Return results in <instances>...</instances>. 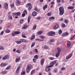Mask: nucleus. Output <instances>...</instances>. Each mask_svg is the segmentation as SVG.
<instances>
[{
  "mask_svg": "<svg viewBox=\"0 0 75 75\" xmlns=\"http://www.w3.org/2000/svg\"><path fill=\"white\" fill-rule=\"evenodd\" d=\"M61 27L63 28H64L65 27V25L63 23H62Z\"/></svg>",
  "mask_w": 75,
  "mask_h": 75,
  "instance_id": "obj_26",
  "label": "nucleus"
},
{
  "mask_svg": "<svg viewBox=\"0 0 75 75\" xmlns=\"http://www.w3.org/2000/svg\"><path fill=\"white\" fill-rule=\"evenodd\" d=\"M11 68V66H9L7 67L6 68L7 69H9Z\"/></svg>",
  "mask_w": 75,
  "mask_h": 75,
  "instance_id": "obj_57",
  "label": "nucleus"
},
{
  "mask_svg": "<svg viewBox=\"0 0 75 75\" xmlns=\"http://www.w3.org/2000/svg\"><path fill=\"white\" fill-rule=\"evenodd\" d=\"M34 58L36 59H38V55H35L34 56Z\"/></svg>",
  "mask_w": 75,
  "mask_h": 75,
  "instance_id": "obj_29",
  "label": "nucleus"
},
{
  "mask_svg": "<svg viewBox=\"0 0 75 75\" xmlns=\"http://www.w3.org/2000/svg\"><path fill=\"white\" fill-rule=\"evenodd\" d=\"M16 33H12V36H14V35H16Z\"/></svg>",
  "mask_w": 75,
  "mask_h": 75,
  "instance_id": "obj_47",
  "label": "nucleus"
},
{
  "mask_svg": "<svg viewBox=\"0 0 75 75\" xmlns=\"http://www.w3.org/2000/svg\"><path fill=\"white\" fill-rule=\"evenodd\" d=\"M59 14L61 16L63 15L64 13V8L62 7H61L59 8Z\"/></svg>",
  "mask_w": 75,
  "mask_h": 75,
  "instance_id": "obj_2",
  "label": "nucleus"
},
{
  "mask_svg": "<svg viewBox=\"0 0 75 75\" xmlns=\"http://www.w3.org/2000/svg\"><path fill=\"white\" fill-rule=\"evenodd\" d=\"M57 49L58 50L57 52L60 53L61 51V49L60 48L57 47Z\"/></svg>",
  "mask_w": 75,
  "mask_h": 75,
  "instance_id": "obj_16",
  "label": "nucleus"
},
{
  "mask_svg": "<svg viewBox=\"0 0 75 75\" xmlns=\"http://www.w3.org/2000/svg\"><path fill=\"white\" fill-rule=\"evenodd\" d=\"M74 8V7L71 6L70 8V10H73Z\"/></svg>",
  "mask_w": 75,
  "mask_h": 75,
  "instance_id": "obj_51",
  "label": "nucleus"
},
{
  "mask_svg": "<svg viewBox=\"0 0 75 75\" xmlns=\"http://www.w3.org/2000/svg\"><path fill=\"white\" fill-rule=\"evenodd\" d=\"M59 54H60V53H58V52H57V53L56 54V57H57V58H58V57H59Z\"/></svg>",
  "mask_w": 75,
  "mask_h": 75,
  "instance_id": "obj_25",
  "label": "nucleus"
},
{
  "mask_svg": "<svg viewBox=\"0 0 75 75\" xmlns=\"http://www.w3.org/2000/svg\"><path fill=\"white\" fill-rule=\"evenodd\" d=\"M21 41H16V42L17 44H20L21 43Z\"/></svg>",
  "mask_w": 75,
  "mask_h": 75,
  "instance_id": "obj_28",
  "label": "nucleus"
},
{
  "mask_svg": "<svg viewBox=\"0 0 75 75\" xmlns=\"http://www.w3.org/2000/svg\"><path fill=\"white\" fill-rule=\"evenodd\" d=\"M30 69H26V71L27 73H29L30 72Z\"/></svg>",
  "mask_w": 75,
  "mask_h": 75,
  "instance_id": "obj_31",
  "label": "nucleus"
},
{
  "mask_svg": "<svg viewBox=\"0 0 75 75\" xmlns=\"http://www.w3.org/2000/svg\"><path fill=\"white\" fill-rule=\"evenodd\" d=\"M47 8V5H45V6H43V9L44 10H45V8Z\"/></svg>",
  "mask_w": 75,
  "mask_h": 75,
  "instance_id": "obj_23",
  "label": "nucleus"
},
{
  "mask_svg": "<svg viewBox=\"0 0 75 75\" xmlns=\"http://www.w3.org/2000/svg\"><path fill=\"white\" fill-rule=\"evenodd\" d=\"M15 33L16 35V34H20L21 33V32L19 31H15Z\"/></svg>",
  "mask_w": 75,
  "mask_h": 75,
  "instance_id": "obj_22",
  "label": "nucleus"
},
{
  "mask_svg": "<svg viewBox=\"0 0 75 75\" xmlns=\"http://www.w3.org/2000/svg\"><path fill=\"white\" fill-rule=\"evenodd\" d=\"M34 45H35V42H33L32 43V44L31 45V47H34Z\"/></svg>",
  "mask_w": 75,
  "mask_h": 75,
  "instance_id": "obj_49",
  "label": "nucleus"
},
{
  "mask_svg": "<svg viewBox=\"0 0 75 75\" xmlns=\"http://www.w3.org/2000/svg\"><path fill=\"white\" fill-rule=\"evenodd\" d=\"M25 74V72L24 71H22L21 73V75H24Z\"/></svg>",
  "mask_w": 75,
  "mask_h": 75,
  "instance_id": "obj_33",
  "label": "nucleus"
},
{
  "mask_svg": "<svg viewBox=\"0 0 75 75\" xmlns=\"http://www.w3.org/2000/svg\"><path fill=\"white\" fill-rule=\"evenodd\" d=\"M44 48L46 50L48 49V48H49V47L46 45L44 47Z\"/></svg>",
  "mask_w": 75,
  "mask_h": 75,
  "instance_id": "obj_35",
  "label": "nucleus"
},
{
  "mask_svg": "<svg viewBox=\"0 0 75 75\" xmlns=\"http://www.w3.org/2000/svg\"><path fill=\"white\" fill-rule=\"evenodd\" d=\"M20 41H22V42H26V40L25 39H21Z\"/></svg>",
  "mask_w": 75,
  "mask_h": 75,
  "instance_id": "obj_32",
  "label": "nucleus"
},
{
  "mask_svg": "<svg viewBox=\"0 0 75 75\" xmlns=\"http://www.w3.org/2000/svg\"><path fill=\"white\" fill-rule=\"evenodd\" d=\"M45 59L44 58H42L40 61V64L42 66H43V65H44V60Z\"/></svg>",
  "mask_w": 75,
  "mask_h": 75,
  "instance_id": "obj_7",
  "label": "nucleus"
},
{
  "mask_svg": "<svg viewBox=\"0 0 75 75\" xmlns=\"http://www.w3.org/2000/svg\"><path fill=\"white\" fill-rule=\"evenodd\" d=\"M72 55H73V54L72 53H71L69 56H70V57H71L72 56Z\"/></svg>",
  "mask_w": 75,
  "mask_h": 75,
  "instance_id": "obj_61",
  "label": "nucleus"
},
{
  "mask_svg": "<svg viewBox=\"0 0 75 75\" xmlns=\"http://www.w3.org/2000/svg\"><path fill=\"white\" fill-rule=\"evenodd\" d=\"M33 61L35 63V61H36L35 59L33 58Z\"/></svg>",
  "mask_w": 75,
  "mask_h": 75,
  "instance_id": "obj_55",
  "label": "nucleus"
},
{
  "mask_svg": "<svg viewBox=\"0 0 75 75\" xmlns=\"http://www.w3.org/2000/svg\"><path fill=\"white\" fill-rule=\"evenodd\" d=\"M59 28V25L58 24H57L53 28L54 30H57V28Z\"/></svg>",
  "mask_w": 75,
  "mask_h": 75,
  "instance_id": "obj_8",
  "label": "nucleus"
},
{
  "mask_svg": "<svg viewBox=\"0 0 75 75\" xmlns=\"http://www.w3.org/2000/svg\"><path fill=\"white\" fill-rule=\"evenodd\" d=\"M49 59L50 60H54V58L50 57H49Z\"/></svg>",
  "mask_w": 75,
  "mask_h": 75,
  "instance_id": "obj_36",
  "label": "nucleus"
},
{
  "mask_svg": "<svg viewBox=\"0 0 75 75\" xmlns=\"http://www.w3.org/2000/svg\"><path fill=\"white\" fill-rule=\"evenodd\" d=\"M27 68L29 69H32V65H28L27 67Z\"/></svg>",
  "mask_w": 75,
  "mask_h": 75,
  "instance_id": "obj_18",
  "label": "nucleus"
},
{
  "mask_svg": "<svg viewBox=\"0 0 75 75\" xmlns=\"http://www.w3.org/2000/svg\"><path fill=\"white\" fill-rule=\"evenodd\" d=\"M42 34V31H40L38 32V34L39 35H40V34Z\"/></svg>",
  "mask_w": 75,
  "mask_h": 75,
  "instance_id": "obj_39",
  "label": "nucleus"
},
{
  "mask_svg": "<svg viewBox=\"0 0 75 75\" xmlns=\"http://www.w3.org/2000/svg\"><path fill=\"white\" fill-rule=\"evenodd\" d=\"M35 35H32L30 39V40H34V39L35 38Z\"/></svg>",
  "mask_w": 75,
  "mask_h": 75,
  "instance_id": "obj_20",
  "label": "nucleus"
},
{
  "mask_svg": "<svg viewBox=\"0 0 75 75\" xmlns=\"http://www.w3.org/2000/svg\"><path fill=\"white\" fill-rule=\"evenodd\" d=\"M50 41L52 42H53L54 41V39H51L50 40Z\"/></svg>",
  "mask_w": 75,
  "mask_h": 75,
  "instance_id": "obj_43",
  "label": "nucleus"
},
{
  "mask_svg": "<svg viewBox=\"0 0 75 75\" xmlns=\"http://www.w3.org/2000/svg\"><path fill=\"white\" fill-rule=\"evenodd\" d=\"M11 7H14V5L13 4H11Z\"/></svg>",
  "mask_w": 75,
  "mask_h": 75,
  "instance_id": "obj_53",
  "label": "nucleus"
},
{
  "mask_svg": "<svg viewBox=\"0 0 75 75\" xmlns=\"http://www.w3.org/2000/svg\"><path fill=\"white\" fill-rule=\"evenodd\" d=\"M6 33H10V31L9 30L6 29Z\"/></svg>",
  "mask_w": 75,
  "mask_h": 75,
  "instance_id": "obj_30",
  "label": "nucleus"
},
{
  "mask_svg": "<svg viewBox=\"0 0 75 75\" xmlns=\"http://www.w3.org/2000/svg\"><path fill=\"white\" fill-rule=\"evenodd\" d=\"M25 14L24 13H23V14H22V17H24L25 16Z\"/></svg>",
  "mask_w": 75,
  "mask_h": 75,
  "instance_id": "obj_59",
  "label": "nucleus"
},
{
  "mask_svg": "<svg viewBox=\"0 0 75 75\" xmlns=\"http://www.w3.org/2000/svg\"><path fill=\"white\" fill-rule=\"evenodd\" d=\"M57 62L56 60L54 61L53 62H51L50 63V65L48 67H47L45 69V71L46 72H49L50 71V69L49 68V67H52L54 65V64H55V62Z\"/></svg>",
  "mask_w": 75,
  "mask_h": 75,
  "instance_id": "obj_1",
  "label": "nucleus"
},
{
  "mask_svg": "<svg viewBox=\"0 0 75 75\" xmlns=\"http://www.w3.org/2000/svg\"><path fill=\"white\" fill-rule=\"evenodd\" d=\"M40 18H41L40 17H38L37 18V19L38 20H40Z\"/></svg>",
  "mask_w": 75,
  "mask_h": 75,
  "instance_id": "obj_62",
  "label": "nucleus"
},
{
  "mask_svg": "<svg viewBox=\"0 0 75 75\" xmlns=\"http://www.w3.org/2000/svg\"><path fill=\"white\" fill-rule=\"evenodd\" d=\"M63 20V18H61V19H60L59 20V21H62Z\"/></svg>",
  "mask_w": 75,
  "mask_h": 75,
  "instance_id": "obj_63",
  "label": "nucleus"
},
{
  "mask_svg": "<svg viewBox=\"0 0 75 75\" xmlns=\"http://www.w3.org/2000/svg\"><path fill=\"white\" fill-rule=\"evenodd\" d=\"M28 27V25H25L22 27V29H23V30H25V29H26V28H27Z\"/></svg>",
  "mask_w": 75,
  "mask_h": 75,
  "instance_id": "obj_12",
  "label": "nucleus"
},
{
  "mask_svg": "<svg viewBox=\"0 0 75 75\" xmlns=\"http://www.w3.org/2000/svg\"><path fill=\"white\" fill-rule=\"evenodd\" d=\"M23 13L25 14H27V10H25L23 11Z\"/></svg>",
  "mask_w": 75,
  "mask_h": 75,
  "instance_id": "obj_42",
  "label": "nucleus"
},
{
  "mask_svg": "<svg viewBox=\"0 0 75 75\" xmlns=\"http://www.w3.org/2000/svg\"><path fill=\"white\" fill-rule=\"evenodd\" d=\"M32 15L33 17H35V16H36L37 15V13L35 12H33L32 13Z\"/></svg>",
  "mask_w": 75,
  "mask_h": 75,
  "instance_id": "obj_15",
  "label": "nucleus"
},
{
  "mask_svg": "<svg viewBox=\"0 0 75 75\" xmlns=\"http://www.w3.org/2000/svg\"><path fill=\"white\" fill-rule=\"evenodd\" d=\"M34 51L36 53H38V50H37V49H35L34 50Z\"/></svg>",
  "mask_w": 75,
  "mask_h": 75,
  "instance_id": "obj_46",
  "label": "nucleus"
},
{
  "mask_svg": "<svg viewBox=\"0 0 75 75\" xmlns=\"http://www.w3.org/2000/svg\"><path fill=\"white\" fill-rule=\"evenodd\" d=\"M20 67H18L17 69V70L16 71V73H18V71H20Z\"/></svg>",
  "mask_w": 75,
  "mask_h": 75,
  "instance_id": "obj_19",
  "label": "nucleus"
},
{
  "mask_svg": "<svg viewBox=\"0 0 75 75\" xmlns=\"http://www.w3.org/2000/svg\"><path fill=\"white\" fill-rule=\"evenodd\" d=\"M22 36L23 38H26V36L24 34L22 35Z\"/></svg>",
  "mask_w": 75,
  "mask_h": 75,
  "instance_id": "obj_44",
  "label": "nucleus"
},
{
  "mask_svg": "<svg viewBox=\"0 0 75 75\" xmlns=\"http://www.w3.org/2000/svg\"><path fill=\"white\" fill-rule=\"evenodd\" d=\"M35 72V70L34 69L33 70L31 71L30 75H33V74H34V73Z\"/></svg>",
  "mask_w": 75,
  "mask_h": 75,
  "instance_id": "obj_21",
  "label": "nucleus"
},
{
  "mask_svg": "<svg viewBox=\"0 0 75 75\" xmlns=\"http://www.w3.org/2000/svg\"><path fill=\"white\" fill-rule=\"evenodd\" d=\"M48 16H51V13H47Z\"/></svg>",
  "mask_w": 75,
  "mask_h": 75,
  "instance_id": "obj_48",
  "label": "nucleus"
},
{
  "mask_svg": "<svg viewBox=\"0 0 75 75\" xmlns=\"http://www.w3.org/2000/svg\"><path fill=\"white\" fill-rule=\"evenodd\" d=\"M6 65H7V64L5 63H1L0 65L1 67H5V66H6Z\"/></svg>",
  "mask_w": 75,
  "mask_h": 75,
  "instance_id": "obj_14",
  "label": "nucleus"
},
{
  "mask_svg": "<svg viewBox=\"0 0 75 75\" xmlns=\"http://www.w3.org/2000/svg\"><path fill=\"white\" fill-rule=\"evenodd\" d=\"M13 15H15V16H20L21 13L20 12H18L17 13H13Z\"/></svg>",
  "mask_w": 75,
  "mask_h": 75,
  "instance_id": "obj_5",
  "label": "nucleus"
},
{
  "mask_svg": "<svg viewBox=\"0 0 75 75\" xmlns=\"http://www.w3.org/2000/svg\"><path fill=\"white\" fill-rule=\"evenodd\" d=\"M49 19L50 20H54L55 18L54 17H51Z\"/></svg>",
  "mask_w": 75,
  "mask_h": 75,
  "instance_id": "obj_40",
  "label": "nucleus"
},
{
  "mask_svg": "<svg viewBox=\"0 0 75 75\" xmlns=\"http://www.w3.org/2000/svg\"><path fill=\"white\" fill-rule=\"evenodd\" d=\"M16 2H17L16 4L17 5H20V4H21V2L20 1V0H17Z\"/></svg>",
  "mask_w": 75,
  "mask_h": 75,
  "instance_id": "obj_17",
  "label": "nucleus"
},
{
  "mask_svg": "<svg viewBox=\"0 0 75 75\" xmlns=\"http://www.w3.org/2000/svg\"><path fill=\"white\" fill-rule=\"evenodd\" d=\"M40 38H42V39H44V38H45V36H44L42 35H40Z\"/></svg>",
  "mask_w": 75,
  "mask_h": 75,
  "instance_id": "obj_37",
  "label": "nucleus"
},
{
  "mask_svg": "<svg viewBox=\"0 0 75 75\" xmlns=\"http://www.w3.org/2000/svg\"><path fill=\"white\" fill-rule=\"evenodd\" d=\"M5 7L6 10H7L8 9V4L7 3H6L5 4Z\"/></svg>",
  "mask_w": 75,
  "mask_h": 75,
  "instance_id": "obj_10",
  "label": "nucleus"
},
{
  "mask_svg": "<svg viewBox=\"0 0 75 75\" xmlns=\"http://www.w3.org/2000/svg\"><path fill=\"white\" fill-rule=\"evenodd\" d=\"M3 34H4V31H2L1 33V35H3Z\"/></svg>",
  "mask_w": 75,
  "mask_h": 75,
  "instance_id": "obj_58",
  "label": "nucleus"
},
{
  "mask_svg": "<svg viewBox=\"0 0 75 75\" xmlns=\"http://www.w3.org/2000/svg\"><path fill=\"white\" fill-rule=\"evenodd\" d=\"M67 43L68 44V45H71V43L69 41L67 42Z\"/></svg>",
  "mask_w": 75,
  "mask_h": 75,
  "instance_id": "obj_60",
  "label": "nucleus"
},
{
  "mask_svg": "<svg viewBox=\"0 0 75 75\" xmlns=\"http://www.w3.org/2000/svg\"><path fill=\"white\" fill-rule=\"evenodd\" d=\"M62 30L61 29H60L59 30V35H61V34H62Z\"/></svg>",
  "mask_w": 75,
  "mask_h": 75,
  "instance_id": "obj_27",
  "label": "nucleus"
},
{
  "mask_svg": "<svg viewBox=\"0 0 75 75\" xmlns=\"http://www.w3.org/2000/svg\"><path fill=\"white\" fill-rule=\"evenodd\" d=\"M64 21L66 23H68V21L67 20H65Z\"/></svg>",
  "mask_w": 75,
  "mask_h": 75,
  "instance_id": "obj_54",
  "label": "nucleus"
},
{
  "mask_svg": "<svg viewBox=\"0 0 75 75\" xmlns=\"http://www.w3.org/2000/svg\"><path fill=\"white\" fill-rule=\"evenodd\" d=\"M9 55L8 54H7L2 59H4H4H8V58H9Z\"/></svg>",
  "mask_w": 75,
  "mask_h": 75,
  "instance_id": "obj_6",
  "label": "nucleus"
},
{
  "mask_svg": "<svg viewBox=\"0 0 75 75\" xmlns=\"http://www.w3.org/2000/svg\"><path fill=\"white\" fill-rule=\"evenodd\" d=\"M35 11H38V9H37V7L35 8Z\"/></svg>",
  "mask_w": 75,
  "mask_h": 75,
  "instance_id": "obj_56",
  "label": "nucleus"
},
{
  "mask_svg": "<svg viewBox=\"0 0 75 75\" xmlns=\"http://www.w3.org/2000/svg\"><path fill=\"white\" fill-rule=\"evenodd\" d=\"M31 18V16H29L28 17V23L29 24L30 23V18Z\"/></svg>",
  "mask_w": 75,
  "mask_h": 75,
  "instance_id": "obj_13",
  "label": "nucleus"
},
{
  "mask_svg": "<svg viewBox=\"0 0 75 75\" xmlns=\"http://www.w3.org/2000/svg\"><path fill=\"white\" fill-rule=\"evenodd\" d=\"M19 61H20V57H18L16 59V62H18Z\"/></svg>",
  "mask_w": 75,
  "mask_h": 75,
  "instance_id": "obj_11",
  "label": "nucleus"
},
{
  "mask_svg": "<svg viewBox=\"0 0 75 75\" xmlns=\"http://www.w3.org/2000/svg\"><path fill=\"white\" fill-rule=\"evenodd\" d=\"M64 69H65V68L64 67H62L61 68V70L62 71H63V70H64Z\"/></svg>",
  "mask_w": 75,
  "mask_h": 75,
  "instance_id": "obj_64",
  "label": "nucleus"
},
{
  "mask_svg": "<svg viewBox=\"0 0 75 75\" xmlns=\"http://www.w3.org/2000/svg\"><path fill=\"white\" fill-rule=\"evenodd\" d=\"M8 17L10 18L11 19V20H12L13 19V18H12V17L10 15H9L8 16Z\"/></svg>",
  "mask_w": 75,
  "mask_h": 75,
  "instance_id": "obj_52",
  "label": "nucleus"
},
{
  "mask_svg": "<svg viewBox=\"0 0 75 75\" xmlns=\"http://www.w3.org/2000/svg\"><path fill=\"white\" fill-rule=\"evenodd\" d=\"M7 71H4L2 72V74H6V73H7Z\"/></svg>",
  "mask_w": 75,
  "mask_h": 75,
  "instance_id": "obj_38",
  "label": "nucleus"
},
{
  "mask_svg": "<svg viewBox=\"0 0 75 75\" xmlns=\"http://www.w3.org/2000/svg\"><path fill=\"white\" fill-rule=\"evenodd\" d=\"M71 58V57L69 56H68L66 57V59H69Z\"/></svg>",
  "mask_w": 75,
  "mask_h": 75,
  "instance_id": "obj_45",
  "label": "nucleus"
},
{
  "mask_svg": "<svg viewBox=\"0 0 75 75\" xmlns=\"http://www.w3.org/2000/svg\"><path fill=\"white\" fill-rule=\"evenodd\" d=\"M69 34V33L68 32H66L65 33H63L62 34V36H66V35H67Z\"/></svg>",
  "mask_w": 75,
  "mask_h": 75,
  "instance_id": "obj_9",
  "label": "nucleus"
},
{
  "mask_svg": "<svg viewBox=\"0 0 75 75\" xmlns=\"http://www.w3.org/2000/svg\"><path fill=\"white\" fill-rule=\"evenodd\" d=\"M37 27V25L36 24H34L33 26V30H35Z\"/></svg>",
  "mask_w": 75,
  "mask_h": 75,
  "instance_id": "obj_24",
  "label": "nucleus"
},
{
  "mask_svg": "<svg viewBox=\"0 0 75 75\" xmlns=\"http://www.w3.org/2000/svg\"><path fill=\"white\" fill-rule=\"evenodd\" d=\"M27 7H28V10H31V8H32V5H31V3H28L26 4Z\"/></svg>",
  "mask_w": 75,
  "mask_h": 75,
  "instance_id": "obj_3",
  "label": "nucleus"
},
{
  "mask_svg": "<svg viewBox=\"0 0 75 75\" xmlns=\"http://www.w3.org/2000/svg\"><path fill=\"white\" fill-rule=\"evenodd\" d=\"M16 52H17L18 53H20L21 52H20V50H16Z\"/></svg>",
  "mask_w": 75,
  "mask_h": 75,
  "instance_id": "obj_50",
  "label": "nucleus"
},
{
  "mask_svg": "<svg viewBox=\"0 0 75 75\" xmlns=\"http://www.w3.org/2000/svg\"><path fill=\"white\" fill-rule=\"evenodd\" d=\"M0 50H4V47L1 46H0Z\"/></svg>",
  "mask_w": 75,
  "mask_h": 75,
  "instance_id": "obj_41",
  "label": "nucleus"
},
{
  "mask_svg": "<svg viewBox=\"0 0 75 75\" xmlns=\"http://www.w3.org/2000/svg\"><path fill=\"white\" fill-rule=\"evenodd\" d=\"M23 22H24V20L23 19H21L20 21V23H21V24H23Z\"/></svg>",
  "mask_w": 75,
  "mask_h": 75,
  "instance_id": "obj_34",
  "label": "nucleus"
},
{
  "mask_svg": "<svg viewBox=\"0 0 75 75\" xmlns=\"http://www.w3.org/2000/svg\"><path fill=\"white\" fill-rule=\"evenodd\" d=\"M55 35V33L52 31H50L47 34V35L49 36H53Z\"/></svg>",
  "mask_w": 75,
  "mask_h": 75,
  "instance_id": "obj_4",
  "label": "nucleus"
}]
</instances>
